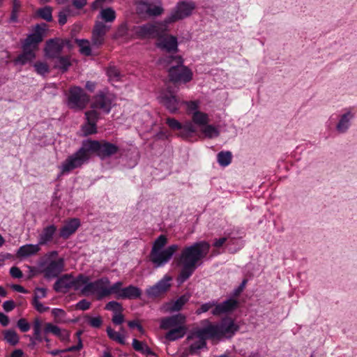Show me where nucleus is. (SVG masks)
<instances>
[{"label":"nucleus","mask_w":357,"mask_h":357,"mask_svg":"<svg viewBox=\"0 0 357 357\" xmlns=\"http://www.w3.org/2000/svg\"><path fill=\"white\" fill-rule=\"evenodd\" d=\"M119 150L118 146L102 140H84L81 148L73 155L68 156L60 166L61 175L80 167L89 160L90 153H96L101 160L109 158L116 154Z\"/></svg>","instance_id":"obj_1"},{"label":"nucleus","mask_w":357,"mask_h":357,"mask_svg":"<svg viewBox=\"0 0 357 357\" xmlns=\"http://www.w3.org/2000/svg\"><path fill=\"white\" fill-rule=\"evenodd\" d=\"M211 245L206 241H200L185 247L180 255L183 267L177 278L178 284L187 280L194 273L199 262L208 254Z\"/></svg>","instance_id":"obj_2"},{"label":"nucleus","mask_w":357,"mask_h":357,"mask_svg":"<svg viewBox=\"0 0 357 357\" xmlns=\"http://www.w3.org/2000/svg\"><path fill=\"white\" fill-rule=\"evenodd\" d=\"M196 8V3L191 1H180L165 18L166 23H172L190 17Z\"/></svg>","instance_id":"obj_3"},{"label":"nucleus","mask_w":357,"mask_h":357,"mask_svg":"<svg viewBox=\"0 0 357 357\" xmlns=\"http://www.w3.org/2000/svg\"><path fill=\"white\" fill-rule=\"evenodd\" d=\"M89 100V96L81 87L73 86L69 89L67 102L69 108L82 110L85 108Z\"/></svg>","instance_id":"obj_4"},{"label":"nucleus","mask_w":357,"mask_h":357,"mask_svg":"<svg viewBox=\"0 0 357 357\" xmlns=\"http://www.w3.org/2000/svg\"><path fill=\"white\" fill-rule=\"evenodd\" d=\"M136 10L139 15L147 17L159 16L164 11L160 0H138Z\"/></svg>","instance_id":"obj_5"},{"label":"nucleus","mask_w":357,"mask_h":357,"mask_svg":"<svg viewBox=\"0 0 357 357\" xmlns=\"http://www.w3.org/2000/svg\"><path fill=\"white\" fill-rule=\"evenodd\" d=\"M165 25L160 22L147 23L137 27L136 33L142 38H159L164 35Z\"/></svg>","instance_id":"obj_6"},{"label":"nucleus","mask_w":357,"mask_h":357,"mask_svg":"<svg viewBox=\"0 0 357 357\" xmlns=\"http://www.w3.org/2000/svg\"><path fill=\"white\" fill-rule=\"evenodd\" d=\"M178 248V246L174 244L165 250L151 251L150 255L151 261L156 268L162 266L170 260Z\"/></svg>","instance_id":"obj_7"},{"label":"nucleus","mask_w":357,"mask_h":357,"mask_svg":"<svg viewBox=\"0 0 357 357\" xmlns=\"http://www.w3.org/2000/svg\"><path fill=\"white\" fill-rule=\"evenodd\" d=\"M53 289L56 292L66 293L70 289L79 290L77 277L75 278L71 273H67L58 278L54 284Z\"/></svg>","instance_id":"obj_8"},{"label":"nucleus","mask_w":357,"mask_h":357,"mask_svg":"<svg viewBox=\"0 0 357 357\" xmlns=\"http://www.w3.org/2000/svg\"><path fill=\"white\" fill-rule=\"evenodd\" d=\"M169 81L173 83H187L192 78V71L184 65L177 68L172 67L167 70Z\"/></svg>","instance_id":"obj_9"},{"label":"nucleus","mask_w":357,"mask_h":357,"mask_svg":"<svg viewBox=\"0 0 357 357\" xmlns=\"http://www.w3.org/2000/svg\"><path fill=\"white\" fill-rule=\"evenodd\" d=\"M43 326V331L45 335L52 333L55 336H57L59 331L61 329L59 327L52 324V323H45L43 324V322L39 318H36L33 323V335L34 338L38 342H42L43 340V337L41 336Z\"/></svg>","instance_id":"obj_10"},{"label":"nucleus","mask_w":357,"mask_h":357,"mask_svg":"<svg viewBox=\"0 0 357 357\" xmlns=\"http://www.w3.org/2000/svg\"><path fill=\"white\" fill-rule=\"evenodd\" d=\"M116 284H119L114 293L117 299H136L142 295V291L137 287L129 285L123 288V282L121 281L116 282Z\"/></svg>","instance_id":"obj_11"},{"label":"nucleus","mask_w":357,"mask_h":357,"mask_svg":"<svg viewBox=\"0 0 357 357\" xmlns=\"http://www.w3.org/2000/svg\"><path fill=\"white\" fill-rule=\"evenodd\" d=\"M160 102L169 112L173 114L178 110L179 106L181 105V100L174 95L170 87H167V90L161 94Z\"/></svg>","instance_id":"obj_12"},{"label":"nucleus","mask_w":357,"mask_h":357,"mask_svg":"<svg viewBox=\"0 0 357 357\" xmlns=\"http://www.w3.org/2000/svg\"><path fill=\"white\" fill-rule=\"evenodd\" d=\"M112 107V98L111 95L100 91L93 98L91 104L92 109H100L105 114H109Z\"/></svg>","instance_id":"obj_13"},{"label":"nucleus","mask_w":357,"mask_h":357,"mask_svg":"<svg viewBox=\"0 0 357 357\" xmlns=\"http://www.w3.org/2000/svg\"><path fill=\"white\" fill-rule=\"evenodd\" d=\"M63 269L64 260L63 258H59L57 260H50L47 262L43 270V273L46 279L51 280L58 278Z\"/></svg>","instance_id":"obj_14"},{"label":"nucleus","mask_w":357,"mask_h":357,"mask_svg":"<svg viewBox=\"0 0 357 357\" xmlns=\"http://www.w3.org/2000/svg\"><path fill=\"white\" fill-rule=\"evenodd\" d=\"M202 322L206 323L208 324V325L203 328L198 329L194 333V334L188 335L187 337V340L192 339L194 335H195L196 337H202L205 340L213 337L220 338V331L218 328V324H211L208 319H205Z\"/></svg>","instance_id":"obj_15"},{"label":"nucleus","mask_w":357,"mask_h":357,"mask_svg":"<svg viewBox=\"0 0 357 357\" xmlns=\"http://www.w3.org/2000/svg\"><path fill=\"white\" fill-rule=\"evenodd\" d=\"M96 292L98 294V298H102L106 297L110 294H114V291L117 289L119 284H116V282L112 284H110V281L108 278L103 277L97 280H96Z\"/></svg>","instance_id":"obj_16"},{"label":"nucleus","mask_w":357,"mask_h":357,"mask_svg":"<svg viewBox=\"0 0 357 357\" xmlns=\"http://www.w3.org/2000/svg\"><path fill=\"white\" fill-rule=\"evenodd\" d=\"M45 27V24H37L34 32L29 34L24 40L22 48L31 49V47H36L39 43H40L43 38Z\"/></svg>","instance_id":"obj_17"},{"label":"nucleus","mask_w":357,"mask_h":357,"mask_svg":"<svg viewBox=\"0 0 357 357\" xmlns=\"http://www.w3.org/2000/svg\"><path fill=\"white\" fill-rule=\"evenodd\" d=\"M65 43H67V41H63L59 38H53L47 40L45 47L46 56L50 59H54L60 56Z\"/></svg>","instance_id":"obj_18"},{"label":"nucleus","mask_w":357,"mask_h":357,"mask_svg":"<svg viewBox=\"0 0 357 357\" xmlns=\"http://www.w3.org/2000/svg\"><path fill=\"white\" fill-rule=\"evenodd\" d=\"M109 26H107L102 22L96 23L92 33V45L97 47L102 45L105 40V36L109 30Z\"/></svg>","instance_id":"obj_19"},{"label":"nucleus","mask_w":357,"mask_h":357,"mask_svg":"<svg viewBox=\"0 0 357 357\" xmlns=\"http://www.w3.org/2000/svg\"><path fill=\"white\" fill-rule=\"evenodd\" d=\"M171 280V277L167 275L165 276L155 284L149 287L146 291V294L149 297H156L166 292L171 286L169 283Z\"/></svg>","instance_id":"obj_20"},{"label":"nucleus","mask_w":357,"mask_h":357,"mask_svg":"<svg viewBox=\"0 0 357 357\" xmlns=\"http://www.w3.org/2000/svg\"><path fill=\"white\" fill-rule=\"evenodd\" d=\"M80 225V220L77 218L66 220L64 225L60 229L59 236L63 239L69 238L70 236L76 232Z\"/></svg>","instance_id":"obj_21"},{"label":"nucleus","mask_w":357,"mask_h":357,"mask_svg":"<svg viewBox=\"0 0 357 357\" xmlns=\"http://www.w3.org/2000/svg\"><path fill=\"white\" fill-rule=\"evenodd\" d=\"M238 301L232 298L227 299L220 303L216 302L215 307L212 309L211 314L214 316H219L231 312L238 307Z\"/></svg>","instance_id":"obj_22"},{"label":"nucleus","mask_w":357,"mask_h":357,"mask_svg":"<svg viewBox=\"0 0 357 357\" xmlns=\"http://www.w3.org/2000/svg\"><path fill=\"white\" fill-rule=\"evenodd\" d=\"M218 326L220 337H231L238 330V326L230 318L222 319L220 324H218Z\"/></svg>","instance_id":"obj_23"},{"label":"nucleus","mask_w":357,"mask_h":357,"mask_svg":"<svg viewBox=\"0 0 357 357\" xmlns=\"http://www.w3.org/2000/svg\"><path fill=\"white\" fill-rule=\"evenodd\" d=\"M159 41L157 46L168 52H176L178 51L177 38L173 36L162 35L158 38Z\"/></svg>","instance_id":"obj_24"},{"label":"nucleus","mask_w":357,"mask_h":357,"mask_svg":"<svg viewBox=\"0 0 357 357\" xmlns=\"http://www.w3.org/2000/svg\"><path fill=\"white\" fill-rule=\"evenodd\" d=\"M185 317L182 314H177L165 317L160 321V328L162 329L175 328L178 326H185Z\"/></svg>","instance_id":"obj_25"},{"label":"nucleus","mask_w":357,"mask_h":357,"mask_svg":"<svg viewBox=\"0 0 357 357\" xmlns=\"http://www.w3.org/2000/svg\"><path fill=\"white\" fill-rule=\"evenodd\" d=\"M77 282L79 290H80L82 294L87 295L89 293L96 292V281L90 282V279L88 276L79 274L77 275Z\"/></svg>","instance_id":"obj_26"},{"label":"nucleus","mask_w":357,"mask_h":357,"mask_svg":"<svg viewBox=\"0 0 357 357\" xmlns=\"http://www.w3.org/2000/svg\"><path fill=\"white\" fill-rule=\"evenodd\" d=\"M56 231L57 227L53 224L44 227L38 236V243L40 245H44L51 242L53 240Z\"/></svg>","instance_id":"obj_27"},{"label":"nucleus","mask_w":357,"mask_h":357,"mask_svg":"<svg viewBox=\"0 0 357 357\" xmlns=\"http://www.w3.org/2000/svg\"><path fill=\"white\" fill-rule=\"evenodd\" d=\"M40 250V245L38 243L26 244L19 248L16 255L17 257L25 258L36 255Z\"/></svg>","instance_id":"obj_28"},{"label":"nucleus","mask_w":357,"mask_h":357,"mask_svg":"<svg viewBox=\"0 0 357 357\" xmlns=\"http://www.w3.org/2000/svg\"><path fill=\"white\" fill-rule=\"evenodd\" d=\"M159 63L164 68H171L172 67L177 68L180 65H183V60L180 56L168 55L165 56L159 59Z\"/></svg>","instance_id":"obj_29"},{"label":"nucleus","mask_w":357,"mask_h":357,"mask_svg":"<svg viewBox=\"0 0 357 357\" xmlns=\"http://www.w3.org/2000/svg\"><path fill=\"white\" fill-rule=\"evenodd\" d=\"M353 118L354 114L349 111L342 114L336 126L337 132L340 133L346 132L351 126V120Z\"/></svg>","instance_id":"obj_30"},{"label":"nucleus","mask_w":357,"mask_h":357,"mask_svg":"<svg viewBox=\"0 0 357 357\" xmlns=\"http://www.w3.org/2000/svg\"><path fill=\"white\" fill-rule=\"evenodd\" d=\"M36 57L33 51L29 48H23V53L20 54L15 60L16 64L24 65Z\"/></svg>","instance_id":"obj_31"},{"label":"nucleus","mask_w":357,"mask_h":357,"mask_svg":"<svg viewBox=\"0 0 357 357\" xmlns=\"http://www.w3.org/2000/svg\"><path fill=\"white\" fill-rule=\"evenodd\" d=\"M54 68L61 70L63 73L66 72L71 66L70 56H59L54 58Z\"/></svg>","instance_id":"obj_32"},{"label":"nucleus","mask_w":357,"mask_h":357,"mask_svg":"<svg viewBox=\"0 0 357 357\" xmlns=\"http://www.w3.org/2000/svg\"><path fill=\"white\" fill-rule=\"evenodd\" d=\"M187 328L185 326H178L175 328H172L165 335V338L169 341H175L178 339L182 338L186 333Z\"/></svg>","instance_id":"obj_33"},{"label":"nucleus","mask_w":357,"mask_h":357,"mask_svg":"<svg viewBox=\"0 0 357 357\" xmlns=\"http://www.w3.org/2000/svg\"><path fill=\"white\" fill-rule=\"evenodd\" d=\"M190 298V294H185L181 296L175 301L171 303L169 310L171 312L179 311L183 306L189 301Z\"/></svg>","instance_id":"obj_34"},{"label":"nucleus","mask_w":357,"mask_h":357,"mask_svg":"<svg viewBox=\"0 0 357 357\" xmlns=\"http://www.w3.org/2000/svg\"><path fill=\"white\" fill-rule=\"evenodd\" d=\"M232 155L230 151H220L217 155V160L222 167L228 166L231 162Z\"/></svg>","instance_id":"obj_35"},{"label":"nucleus","mask_w":357,"mask_h":357,"mask_svg":"<svg viewBox=\"0 0 357 357\" xmlns=\"http://www.w3.org/2000/svg\"><path fill=\"white\" fill-rule=\"evenodd\" d=\"M192 119L195 123L199 126L206 125L209 121L208 114L200 111H195Z\"/></svg>","instance_id":"obj_36"},{"label":"nucleus","mask_w":357,"mask_h":357,"mask_svg":"<svg viewBox=\"0 0 357 357\" xmlns=\"http://www.w3.org/2000/svg\"><path fill=\"white\" fill-rule=\"evenodd\" d=\"M100 17L106 22H112L116 19L115 10L112 8L102 9L100 13Z\"/></svg>","instance_id":"obj_37"},{"label":"nucleus","mask_w":357,"mask_h":357,"mask_svg":"<svg viewBox=\"0 0 357 357\" xmlns=\"http://www.w3.org/2000/svg\"><path fill=\"white\" fill-rule=\"evenodd\" d=\"M107 333L108 337L114 340L117 342L118 343L124 345L126 344L125 337L121 335L120 333L115 331L111 327H107Z\"/></svg>","instance_id":"obj_38"},{"label":"nucleus","mask_w":357,"mask_h":357,"mask_svg":"<svg viewBox=\"0 0 357 357\" xmlns=\"http://www.w3.org/2000/svg\"><path fill=\"white\" fill-rule=\"evenodd\" d=\"M198 340L192 343L190 346V354L191 355L195 354L198 351L206 346V340L202 337H197Z\"/></svg>","instance_id":"obj_39"},{"label":"nucleus","mask_w":357,"mask_h":357,"mask_svg":"<svg viewBox=\"0 0 357 357\" xmlns=\"http://www.w3.org/2000/svg\"><path fill=\"white\" fill-rule=\"evenodd\" d=\"M76 43L79 47L81 54L89 56L91 54V50L89 45V42L87 40L76 39Z\"/></svg>","instance_id":"obj_40"},{"label":"nucleus","mask_w":357,"mask_h":357,"mask_svg":"<svg viewBox=\"0 0 357 357\" xmlns=\"http://www.w3.org/2000/svg\"><path fill=\"white\" fill-rule=\"evenodd\" d=\"M107 75L109 80L112 82H116L121 79V75L119 69L115 66H110L107 68Z\"/></svg>","instance_id":"obj_41"},{"label":"nucleus","mask_w":357,"mask_h":357,"mask_svg":"<svg viewBox=\"0 0 357 357\" xmlns=\"http://www.w3.org/2000/svg\"><path fill=\"white\" fill-rule=\"evenodd\" d=\"M52 8L50 6H45L44 8H40L37 11L38 15L46 20L47 22H52Z\"/></svg>","instance_id":"obj_42"},{"label":"nucleus","mask_w":357,"mask_h":357,"mask_svg":"<svg viewBox=\"0 0 357 357\" xmlns=\"http://www.w3.org/2000/svg\"><path fill=\"white\" fill-rule=\"evenodd\" d=\"M181 137L183 138L188 137L192 133L196 131L195 127L192 122H186L181 128Z\"/></svg>","instance_id":"obj_43"},{"label":"nucleus","mask_w":357,"mask_h":357,"mask_svg":"<svg viewBox=\"0 0 357 357\" xmlns=\"http://www.w3.org/2000/svg\"><path fill=\"white\" fill-rule=\"evenodd\" d=\"M21 8V3L19 0L13 1V8L10 17V22H17L18 20L17 13Z\"/></svg>","instance_id":"obj_44"},{"label":"nucleus","mask_w":357,"mask_h":357,"mask_svg":"<svg viewBox=\"0 0 357 357\" xmlns=\"http://www.w3.org/2000/svg\"><path fill=\"white\" fill-rule=\"evenodd\" d=\"M82 130L84 135H89L97 132V126L96 123L86 121L82 126Z\"/></svg>","instance_id":"obj_45"},{"label":"nucleus","mask_w":357,"mask_h":357,"mask_svg":"<svg viewBox=\"0 0 357 357\" xmlns=\"http://www.w3.org/2000/svg\"><path fill=\"white\" fill-rule=\"evenodd\" d=\"M36 73L40 75H45L50 71L48 65L45 62L37 61L33 64Z\"/></svg>","instance_id":"obj_46"},{"label":"nucleus","mask_w":357,"mask_h":357,"mask_svg":"<svg viewBox=\"0 0 357 357\" xmlns=\"http://www.w3.org/2000/svg\"><path fill=\"white\" fill-rule=\"evenodd\" d=\"M202 132L208 138L218 137L220 134L218 130L212 125H206Z\"/></svg>","instance_id":"obj_47"},{"label":"nucleus","mask_w":357,"mask_h":357,"mask_svg":"<svg viewBox=\"0 0 357 357\" xmlns=\"http://www.w3.org/2000/svg\"><path fill=\"white\" fill-rule=\"evenodd\" d=\"M167 238L164 235H160L159 237H158L153 245L151 251L155 250H160L162 249V248L167 243Z\"/></svg>","instance_id":"obj_48"},{"label":"nucleus","mask_w":357,"mask_h":357,"mask_svg":"<svg viewBox=\"0 0 357 357\" xmlns=\"http://www.w3.org/2000/svg\"><path fill=\"white\" fill-rule=\"evenodd\" d=\"M52 314L54 317L56 323L65 322L64 318L66 317V312L62 309L54 308L52 310Z\"/></svg>","instance_id":"obj_49"},{"label":"nucleus","mask_w":357,"mask_h":357,"mask_svg":"<svg viewBox=\"0 0 357 357\" xmlns=\"http://www.w3.org/2000/svg\"><path fill=\"white\" fill-rule=\"evenodd\" d=\"M85 116L86 121L96 124L99 119V113L97 112L96 109H92L85 112Z\"/></svg>","instance_id":"obj_50"},{"label":"nucleus","mask_w":357,"mask_h":357,"mask_svg":"<svg viewBox=\"0 0 357 357\" xmlns=\"http://www.w3.org/2000/svg\"><path fill=\"white\" fill-rule=\"evenodd\" d=\"M5 339L8 342L11 344L12 345H15L19 341V338L16 332L11 330H9L6 332Z\"/></svg>","instance_id":"obj_51"},{"label":"nucleus","mask_w":357,"mask_h":357,"mask_svg":"<svg viewBox=\"0 0 357 357\" xmlns=\"http://www.w3.org/2000/svg\"><path fill=\"white\" fill-rule=\"evenodd\" d=\"M105 309L107 310L113 311L115 313L121 312L123 311V307L121 303L112 301L107 303L105 305Z\"/></svg>","instance_id":"obj_52"},{"label":"nucleus","mask_w":357,"mask_h":357,"mask_svg":"<svg viewBox=\"0 0 357 357\" xmlns=\"http://www.w3.org/2000/svg\"><path fill=\"white\" fill-rule=\"evenodd\" d=\"M216 301H212L202 304L199 308L196 310L197 314H200L208 312L211 309L215 307Z\"/></svg>","instance_id":"obj_53"},{"label":"nucleus","mask_w":357,"mask_h":357,"mask_svg":"<svg viewBox=\"0 0 357 357\" xmlns=\"http://www.w3.org/2000/svg\"><path fill=\"white\" fill-rule=\"evenodd\" d=\"M166 123L173 130H181L183 128V125L174 118L167 119Z\"/></svg>","instance_id":"obj_54"},{"label":"nucleus","mask_w":357,"mask_h":357,"mask_svg":"<svg viewBox=\"0 0 357 357\" xmlns=\"http://www.w3.org/2000/svg\"><path fill=\"white\" fill-rule=\"evenodd\" d=\"M17 326L22 332H27L30 329V324L24 318L20 319L17 321Z\"/></svg>","instance_id":"obj_55"},{"label":"nucleus","mask_w":357,"mask_h":357,"mask_svg":"<svg viewBox=\"0 0 357 357\" xmlns=\"http://www.w3.org/2000/svg\"><path fill=\"white\" fill-rule=\"evenodd\" d=\"M132 345L135 351L142 353L144 351V349L147 344L143 342L137 340V339H133Z\"/></svg>","instance_id":"obj_56"},{"label":"nucleus","mask_w":357,"mask_h":357,"mask_svg":"<svg viewBox=\"0 0 357 357\" xmlns=\"http://www.w3.org/2000/svg\"><path fill=\"white\" fill-rule=\"evenodd\" d=\"M32 304L36 310L40 313L45 312L49 310V307L45 306L42 303L39 301V300L33 299Z\"/></svg>","instance_id":"obj_57"},{"label":"nucleus","mask_w":357,"mask_h":357,"mask_svg":"<svg viewBox=\"0 0 357 357\" xmlns=\"http://www.w3.org/2000/svg\"><path fill=\"white\" fill-rule=\"evenodd\" d=\"M102 323V320L100 317H89V324L93 328H99Z\"/></svg>","instance_id":"obj_58"},{"label":"nucleus","mask_w":357,"mask_h":357,"mask_svg":"<svg viewBox=\"0 0 357 357\" xmlns=\"http://www.w3.org/2000/svg\"><path fill=\"white\" fill-rule=\"evenodd\" d=\"M90 306L91 303L86 299L79 301L76 305V307L81 310H86L90 307Z\"/></svg>","instance_id":"obj_59"},{"label":"nucleus","mask_w":357,"mask_h":357,"mask_svg":"<svg viewBox=\"0 0 357 357\" xmlns=\"http://www.w3.org/2000/svg\"><path fill=\"white\" fill-rule=\"evenodd\" d=\"M112 322L116 325H120L124 322V316L121 312L115 313L112 319Z\"/></svg>","instance_id":"obj_60"},{"label":"nucleus","mask_w":357,"mask_h":357,"mask_svg":"<svg viewBox=\"0 0 357 357\" xmlns=\"http://www.w3.org/2000/svg\"><path fill=\"white\" fill-rule=\"evenodd\" d=\"M113 0H96L93 3H92V8L96 10V9H98L99 8H102L103 7V6L105 4H107V3H110L112 2Z\"/></svg>","instance_id":"obj_61"},{"label":"nucleus","mask_w":357,"mask_h":357,"mask_svg":"<svg viewBox=\"0 0 357 357\" xmlns=\"http://www.w3.org/2000/svg\"><path fill=\"white\" fill-rule=\"evenodd\" d=\"M10 274L14 278H21L23 275L21 270L16 266H13L10 269Z\"/></svg>","instance_id":"obj_62"},{"label":"nucleus","mask_w":357,"mask_h":357,"mask_svg":"<svg viewBox=\"0 0 357 357\" xmlns=\"http://www.w3.org/2000/svg\"><path fill=\"white\" fill-rule=\"evenodd\" d=\"M47 289L45 288H36L33 299L38 300L46 296Z\"/></svg>","instance_id":"obj_63"},{"label":"nucleus","mask_w":357,"mask_h":357,"mask_svg":"<svg viewBox=\"0 0 357 357\" xmlns=\"http://www.w3.org/2000/svg\"><path fill=\"white\" fill-rule=\"evenodd\" d=\"M56 337H58L63 342L68 341L70 338V333L66 330L60 329Z\"/></svg>","instance_id":"obj_64"}]
</instances>
